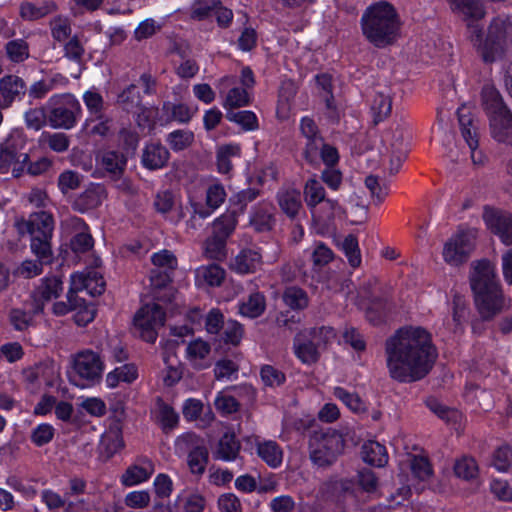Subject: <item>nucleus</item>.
<instances>
[{
	"mask_svg": "<svg viewBox=\"0 0 512 512\" xmlns=\"http://www.w3.org/2000/svg\"><path fill=\"white\" fill-rule=\"evenodd\" d=\"M385 354L390 377L400 383L425 378L438 357L431 333L421 326L399 328L386 340Z\"/></svg>",
	"mask_w": 512,
	"mask_h": 512,
	"instance_id": "obj_1",
	"label": "nucleus"
},
{
	"mask_svg": "<svg viewBox=\"0 0 512 512\" xmlns=\"http://www.w3.org/2000/svg\"><path fill=\"white\" fill-rule=\"evenodd\" d=\"M470 286L483 320H491L509 307V301H506L496 278L495 267L490 261L483 259L472 263Z\"/></svg>",
	"mask_w": 512,
	"mask_h": 512,
	"instance_id": "obj_2",
	"label": "nucleus"
},
{
	"mask_svg": "<svg viewBox=\"0 0 512 512\" xmlns=\"http://www.w3.org/2000/svg\"><path fill=\"white\" fill-rule=\"evenodd\" d=\"M360 24L363 36L376 48H385L394 44L401 25L395 8L386 1L367 7Z\"/></svg>",
	"mask_w": 512,
	"mask_h": 512,
	"instance_id": "obj_3",
	"label": "nucleus"
},
{
	"mask_svg": "<svg viewBox=\"0 0 512 512\" xmlns=\"http://www.w3.org/2000/svg\"><path fill=\"white\" fill-rule=\"evenodd\" d=\"M19 234L31 235V251L44 259L50 257V240L52 238L54 221L51 214L41 211L30 215L28 220L20 219L15 223Z\"/></svg>",
	"mask_w": 512,
	"mask_h": 512,
	"instance_id": "obj_4",
	"label": "nucleus"
},
{
	"mask_svg": "<svg viewBox=\"0 0 512 512\" xmlns=\"http://www.w3.org/2000/svg\"><path fill=\"white\" fill-rule=\"evenodd\" d=\"M344 446L343 435L337 430H315L309 440L310 459L318 467H328L342 454Z\"/></svg>",
	"mask_w": 512,
	"mask_h": 512,
	"instance_id": "obj_5",
	"label": "nucleus"
},
{
	"mask_svg": "<svg viewBox=\"0 0 512 512\" xmlns=\"http://www.w3.org/2000/svg\"><path fill=\"white\" fill-rule=\"evenodd\" d=\"M507 39L506 21L496 17L488 26L485 39L483 38V26H480L478 40L472 36L468 40L477 49L485 63H493L504 54Z\"/></svg>",
	"mask_w": 512,
	"mask_h": 512,
	"instance_id": "obj_6",
	"label": "nucleus"
},
{
	"mask_svg": "<svg viewBox=\"0 0 512 512\" xmlns=\"http://www.w3.org/2000/svg\"><path fill=\"white\" fill-rule=\"evenodd\" d=\"M166 314L163 308L157 304H146L142 306L133 318L135 329L140 337L149 343L157 339V329L164 326Z\"/></svg>",
	"mask_w": 512,
	"mask_h": 512,
	"instance_id": "obj_7",
	"label": "nucleus"
},
{
	"mask_svg": "<svg viewBox=\"0 0 512 512\" xmlns=\"http://www.w3.org/2000/svg\"><path fill=\"white\" fill-rule=\"evenodd\" d=\"M475 248V237L472 233L459 231L452 235L443 246V259L450 266L466 263Z\"/></svg>",
	"mask_w": 512,
	"mask_h": 512,
	"instance_id": "obj_8",
	"label": "nucleus"
},
{
	"mask_svg": "<svg viewBox=\"0 0 512 512\" xmlns=\"http://www.w3.org/2000/svg\"><path fill=\"white\" fill-rule=\"evenodd\" d=\"M451 9L466 26V36L478 40L481 21L486 15L484 6L478 0H450Z\"/></svg>",
	"mask_w": 512,
	"mask_h": 512,
	"instance_id": "obj_9",
	"label": "nucleus"
},
{
	"mask_svg": "<svg viewBox=\"0 0 512 512\" xmlns=\"http://www.w3.org/2000/svg\"><path fill=\"white\" fill-rule=\"evenodd\" d=\"M72 369L81 379L94 385L102 378L104 362L98 353L82 350L72 357Z\"/></svg>",
	"mask_w": 512,
	"mask_h": 512,
	"instance_id": "obj_10",
	"label": "nucleus"
},
{
	"mask_svg": "<svg viewBox=\"0 0 512 512\" xmlns=\"http://www.w3.org/2000/svg\"><path fill=\"white\" fill-rule=\"evenodd\" d=\"M18 141L16 137L10 136L0 146V173L11 172L15 178L23 175L29 161L27 153L18 152Z\"/></svg>",
	"mask_w": 512,
	"mask_h": 512,
	"instance_id": "obj_11",
	"label": "nucleus"
},
{
	"mask_svg": "<svg viewBox=\"0 0 512 512\" xmlns=\"http://www.w3.org/2000/svg\"><path fill=\"white\" fill-rule=\"evenodd\" d=\"M483 220L494 234L506 245H512V215L501 210L484 207Z\"/></svg>",
	"mask_w": 512,
	"mask_h": 512,
	"instance_id": "obj_12",
	"label": "nucleus"
},
{
	"mask_svg": "<svg viewBox=\"0 0 512 512\" xmlns=\"http://www.w3.org/2000/svg\"><path fill=\"white\" fill-rule=\"evenodd\" d=\"M66 226L72 227L76 234L70 239L69 247L71 252L74 254L73 261L77 262L81 259V255L90 252L94 246V239L90 233H88L87 225L85 222L78 217H70L66 221Z\"/></svg>",
	"mask_w": 512,
	"mask_h": 512,
	"instance_id": "obj_13",
	"label": "nucleus"
},
{
	"mask_svg": "<svg viewBox=\"0 0 512 512\" xmlns=\"http://www.w3.org/2000/svg\"><path fill=\"white\" fill-rule=\"evenodd\" d=\"M249 225L257 233H267L276 225L275 207L268 202H259L251 208Z\"/></svg>",
	"mask_w": 512,
	"mask_h": 512,
	"instance_id": "obj_14",
	"label": "nucleus"
},
{
	"mask_svg": "<svg viewBox=\"0 0 512 512\" xmlns=\"http://www.w3.org/2000/svg\"><path fill=\"white\" fill-rule=\"evenodd\" d=\"M182 441L193 445L187 455V464L190 472L195 475H202L205 472L209 461V452L204 445H198V438L194 434H187L182 437Z\"/></svg>",
	"mask_w": 512,
	"mask_h": 512,
	"instance_id": "obj_15",
	"label": "nucleus"
},
{
	"mask_svg": "<svg viewBox=\"0 0 512 512\" xmlns=\"http://www.w3.org/2000/svg\"><path fill=\"white\" fill-rule=\"evenodd\" d=\"M170 158L169 150L160 142H150L145 144L141 164L144 168L154 171L164 168Z\"/></svg>",
	"mask_w": 512,
	"mask_h": 512,
	"instance_id": "obj_16",
	"label": "nucleus"
},
{
	"mask_svg": "<svg viewBox=\"0 0 512 512\" xmlns=\"http://www.w3.org/2000/svg\"><path fill=\"white\" fill-rule=\"evenodd\" d=\"M96 158L100 167L111 179L118 180L123 176L127 166V156L124 152L106 150L97 155Z\"/></svg>",
	"mask_w": 512,
	"mask_h": 512,
	"instance_id": "obj_17",
	"label": "nucleus"
},
{
	"mask_svg": "<svg viewBox=\"0 0 512 512\" xmlns=\"http://www.w3.org/2000/svg\"><path fill=\"white\" fill-rule=\"evenodd\" d=\"M91 271H83L72 274L70 277V288L67 294L68 303H73L75 299H82L77 296L78 292H85L90 296H99L102 294V286H92L93 280L90 279Z\"/></svg>",
	"mask_w": 512,
	"mask_h": 512,
	"instance_id": "obj_18",
	"label": "nucleus"
},
{
	"mask_svg": "<svg viewBox=\"0 0 512 512\" xmlns=\"http://www.w3.org/2000/svg\"><path fill=\"white\" fill-rule=\"evenodd\" d=\"M262 255L256 249H242L231 262V269L240 275L253 274L262 266Z\"/></svg>",
	"mask_w": 512,
	"mask_h": 512,
	"instance_id": "obj_19",
	"label": "nucleus"
},
{
	"mask_svg": "<svg viewBox=\"0 0 512 512\" xmlns=\"http://www.w3.org/2000/svg\"><path fill=\"white\" fill-rule=\"evenodd\" d=\"M26 92L22 78L16 75H6L0 79V107H9L16 99Z\"/></svg>",
	"mask_w": 512,
	"mask_h": 512,
	"instance_id": "obj_20",
	"label": "nucleus"
},
{
	"mask_svg": "<svg viewBox=\"0 0 512 512\" xmlns=\"http://www.w3.org/2000/svg\"><path fill=\"white\" fill-rule=\"evenodd\" d=\"M364 289L371 309L389 310L390 287L373 279L364 285Z\"/></svg>",
	"mask_w": 512,
	"mask_h": 512,
	"instance_id": "obj_21",
	"label": "nucleus"
},
{
	"mask_svg": "<svg viewBox=\"0 0 512 512\" xmlns=\"http://www.w3.org/2000/svg\"><path fill=\"white\" fill-rule=\"evenodd\" d=\"M492 137L499 143L512 145V113L504 111L501 115L489 119Z\"/></svg>",
	"mask_w": 512,
	"mask_h": 512,
	"instance_id": "obj_22",
	"label": "nucleus"
},
{
	"mask_svg": "<svg viewBox=\"0 0 512 512\" xmlns=\"http://www.w3.org/2000/svg\"><path fill=\"white\" fill-rule=\"evenodd\" d=\"M276 200L280 210L291 220H294L302 209L301 193L297 189L279 190Z\"/></svg>",
	"mask_w": 512,
	"mask_h": 512,
	"instance_id": "obj_23",
	"label": "nucleus"
},
{
	"mask_svg": "<svg viewBox=\"0 0 512 512\" xmlns=\"http://www.w3.org/2000/svg\"><path fill=\"white\" fill-rule=\"evenodd\" d=\"M457 115L462 137L467 143L470 151H476L479 142L474 118L465 106H462L457 110Z\"/></svg>",
	"mask_w": 512,
	"mask_h": 512,
	"instance_id": "obj_24",
	"label": "nucleus"
},
{
	"mask_svg": "<svg viewBox=\"0 0 512 512\" xmlns=\"http://www.w3.org/2000/svg\"><path fill=\"white\" fill-rule=\"evenodd\" d=\"M319 348L306 334L297 335L294 339V352L298 359L305 364H313L319 360Z\"/></svg>",
	"mask_w": 512,
	"mask_h": 512,
	"instance_id": "obj_25",
	"label": "nucleus"
},
{
	"mask_svg": "<svg viewBox=\"0 0 512 512\" xmlns=\"http://www.w3.org/2000/svg\"><path fill=\"white\" fill-rule=\"evenodd\" d=\"M241 444L233 432H226L219 439L214 458L223 461L235 460L240 452Z\"/></svg>",
	"mask_w": 512,
	"mask_h": 512,
	"instance_id": "obj_26",
	"label": "nucleus"
},
{
	"mask_svg": "<svg viewBox=\"0 0 512 512\" xmlns=\"http://www.w3.org/2000/svg\"><path fill=\"white\" fill-rule=\"evenodd\" d=\"M482 105L486 111L489 119L492 116L501 115L504 111H509L508 107L503 102V99L498 90L492 86H485L482 89Z\"/></svg>",
	"mask_w": 512,
	"mask_h": 512,
	"instance_id": "obj_27",
	"label": "nucleus"
},
{
	"mask_svg": "<svg viewBox=\"0 0 512 512\" xmlns=\"http://www.w3.org/2000/svg\"><path fill=\"white\" fill-rule=\"evenodd\" d=\"M117 103L128 113L139 114L145 110L142 97L135 84H130L118 95Z\"/></svg>",
	"mask_w": 512,
	"mask_h": 512,
	"instance_id": "obj_28",
	"label": "nucleus"
},
{
	"mask_svg": "<svg viewBox=\"0 0 512 512\" xmlns=\"http://www.w3.org/2000/svg\"><path fill=\"white\" fill-rule=\"evenodd\" d=\"M74 311L73 321L79 327H85L92 322L96 315V309L92 304H87L85 299H75L73 303H66V311Z\"/></svg>",
	"mask_w": 512,
	"mask_h": 512,
	"instance_id": "obj_29",
	"label": "nucleus"
},
{
	"mask_svg": "<svg viewBox=\"0 0 512 512\" xmlns=\"http://www.w3.org/2000/svg\"><path fill=\"white\" fill-rule=\"evenodd\" d=\"M363 460L372 466L383 467L388 462V454L384 445L376 441H368L362 446Z\"/></svg>",
	"mask_w": 512,
	"mask_h": 512,
	"instance_id": "obj_30",
	"label": "nucleus"
},
{
	"mask_svg": "<svg viewBox=\"0 0 512 512\" xmlns=\"http://www.w3.org/2000/svg\"><path fill=\"white\" fill-rule=\"evenodd\" d=\"M266 309L265 296L260 292L251 293L239 304V313L250 319L260 317Z\"/></svg>",
	"mask_w": 512,
	"mask_h": 512,
	"instance_id": "obj_31",
	"label": "nucleus"
},
{
	"mask_svg": "<svg viewBox=\"0 0 512 512\" xmlns=\"http://www.w3.org/2000/svg\"><path fill=\"white\" fill-rule=\"evenodd\" d=\"M163 115L166 116L167 122L176 121L179 123H188L195 114L188 105L183 103H172L166 101L162 105Z\"/></svg>",
	"mask_w": 512,
	"mask_h": 512,
	"instance_id": "obj_32",
	"label": "nucleus"
},
{
	"mask_svg": "<svg viewBox=\"0 0 512 512\" xmlns=\"http://www.w3.org/2000/svg\"><path fill=\"white\" fill-rule=\"evenodd\" d=\"M46 122L52 128L64 126V96L55 95L51 97L45 106Z\"/></svg>",
	"mask_w": 512,
	"mask_h": 512,
	"instance_id": "obj_33",
	"label": "nucleus"
},
{
	"mask_svg": "<svg viewBox=\"0 0 512 512\" xmlns=\"http://www.w3.org/2000/svg\"><path fill=\"white\" fill-rule=\"evenodd\" d=\"M467 316L466 302L460 295H455L452 301V319L447 321L448 329L458 334L463 331V323Z\"/></svg>",
	"mask_w": 512,
	"mask_h": 512,
	"instance_id": "obj_34",
	"label": "nucleus"
},
{
	"mask_svg": "<svg viewBox=\"0 0 512 512\" xmlns=\"http://www.w3.org/2000/svg\"><path fill=\"white\" fill-rule=\"evenodd\" d=\"M257 453L259 457L272 468H276L282 463V449L274 441L259 443L257 445Z\"/></svg>",
	"mask_w": 512,
	"mask_h": 512,
	"instance_id": "obj_35",
	"label": "nucleus"
},
{
	"mask_svg": "<svg viewBox=\"0 0 512 512\" xmlns=\"http://www.w3.org/2000/svg\"><path fill=\"white\" fill-rule=\"evenodd\" d=\"M152 473L150 461H147V466L132 465L122 475L121 482L124 486H134L149 479Z\"/></svg>",
	"mask_w": 512,
	"mask_h": 512,
	"instance_id": "obj_36",
	"label": "nucleus"
},
{
	"mask_svg": "<svg viewBox=\"0 0 512 512\" xmlns=\"http://www.w3.org/2000/svg\"><path fill=\"white\" fill-rule=\"evenodd\" d=\"M241 149L237 144H227L220 146L217 150V167L218 171L222 174H228L232 168L231 159L233 157H240Z\"/></svg>",
	"mask_w": 512,
	"mask_h": 512,
	"instance_id": "obj_37",
	"label": "nucleus"
},
{
	"mask_svg": "<svg viewBox=\"0 0 512 512\" xmlns=\"http://www.w3.org/2000/svg\"><path fill=\"white\" fill-rule=\"evenodd\" d=\"M44 304L38 299L34 300V306L32 312H26L22 309H12L10 312L11 324L17 330H23L28 327L35 314L43 311Z\"/></svg>",
	"mask_w": 512,
	"mask_h": 512,
	"instance_id": "obj_38",
	"label": "nucleus"
},
{
	"mask_svg": "<svg viewBox=\"0 0 512 512\" xmlns=\"http://www.w3.org/2000/svg\"><path fill=\"white\" fill-rule=\"evenodd\" d=\"M194 133L186 129H177L170 132L166 142L174 152H180L189 148L194 142Z\"/></svg>",
	"mask_w": 512,
	"mask_h": 512,
	"instance_id": "obj_39",
	"label": "nucleus"
},
{
	"mask_svg": "<svg viewBox=\"0 0 512 512\" xmlns=\"http://www.w3.org/2000/svg\"><path fill=\"white\" fill-rule=\"evenodd\" d=\"M282 298L284 303L293 310H303L309 303L307 293L297 286L287 287Z\"/></svg>",
	"mask_w": 512,
	"mask_h": 512,
	"instance_id": "obj_40",
	"label": "nucleus"
},
{
	"mask_svg": "<svg viewBox=\"0 0 512 512\" xmlns=\"http://www.w3.org/2000/svg\"><path fill=\"white\" fill-rule=\"evenodd\" d=\"M392 110V99L389 95L379 92L375 95L371 111L373 113V122L377 125L379 122L386 119Z\"/></svg>",
	"mask_w": 512,
	"mask_h": 512,
	"instance_id": "obj_41",
	"label": "nucleus"
},
{
	"mask_svg": "<svg viewBox=\"0 0 512 512\" xmlns=\"http://www.w3.org/2000/svg\"><path fill=\"white\" fill-rule=\"evenodd\" d=\"M304 198L310 209H314L325 200V189L316 178L307 180L304 186Z\"/></svg>",
	"mask_w": 512,
	"mask_h": 512,
	"instance_id": "obj_42",
	"label": "nucleus"
},
{
	"mask_svg": "<svg viewBox=\"0 0 512 512\" xmlns=\"http://www.w3.org/2000/svg\"><path fill=\"white\" fill-rule=\"evenodd\" d=\"M237 225V212L228 211L217 218L213 223V234L227 239Z\"/></svg>",
	"mask_w": 512,
	"mask_h": 512,
	"instance_id": "obj_43",
	"label": "nucleus"
},
{
	"mask_svg": "<svg viewBox=\"0 0 512 512\" xmlns=\"http://www.w3.org/2000/svg\"><path fill=\"white\" fill-rule=\"evenodd\" d=\"M307 337L310 340H313L315 345L321 350L326 349V347L335 340L336 331L331 326H319L310 328L306 332Z\"/></svg>",
	"mask_w": 512,
	"mask_h": 512,
	"instance_id": "obj_44",
	"label": "nucleus"
},
{
	"mask_svg": "<svg viewBox=\"0 0 512 512\" xmlns=\"http://www.w3.org/2000/svg\"><path fill=\"white\" fill-rule=\"evenodd\" d=\"M83 53H84V48H83L82 42L78 36L72 37L66 43V57H68L70 60L75 62V67H74L73 71H71V73H70V75L74 78H78L81 73V70H82L81 59H82Z\"/></svg>",
	"mask_w": 512,
	"mask_h": 512,
	"instance_id": "obj_45",
	"label": "nucleus"
},
{
	"mask_svg": "<svg viewBox=\"0 0 512 512\" xmlns=\"http://www.w3.org/2000/svg\"><path fill=\"white\" fill-rule=\"evenodd\" d=\"M225 270L218 264L201 266L197 269V277L209 286H220L225 279Z\"/></svg>",
	"mask_w": 512,
	"mask_h": 512,
	"instance_id": "obj_46",
	"label": "nucleus"
},
{
	"mask_svg": "<svg viewBox=\"0 0 512 512\" xmlns=\"http://www.w3.org/2000/svg\"><path fill=\"white\" fill-rule=\"evenodd\" d=\"M37 258V260L23 261L21 265L16 269V274L23 278H33L40 275L43 272V265L52 262V250L50 249V257L47 259V261L42 257Z\"/></svg>",
	"mask_w": 512,
	"mask_h": 512,
	"instance_id": "obj_47",
	"label": "nucleus"
},
{
	"mask_svg": "<svg viewBox=\"0 0 512 512\" xmlns=\"http://www.w3.org/2000/svg\"><path fill=\"white\" fill-rule=\"evenodd\" d=\"M53 11H55V4L53 2H48L41 6L26 2L20 7L21 17L29 21L40 19Z\"/></svg>",
	"mask_w": 512,
	"mask_h": 512,
	"instance_id": "obj_48",
	"label": "nucleus"
},
{
	"mask_svg": "<svg viewBox=\"0 0 512 512\" xmlns=\"http://www.w3.org/2000/svg\"><path fill=\"white\" fill-rule=\"evenodd\" d=\"M63 290V283L60 276L46 277L38 288V292L44 301L58 298Z\"/></svg>",
	"mask_w": 512,
	"mask_h": 512,
	"instance_id": "obj_49",
	"label": "nucleus"
},
{
	"mask_svg": "<svg viewBox=\"0 0 512 512\" xmlns=\"http://www.w3.org/2000/svg\"><path fill=\"white\" fill-rule=\"evenodd\" d=\"M226 240L215 234L208 238L205 242L206 257L217 261L224 260L227 256Z\"/></svg>",
	"mask_w": 512,
	"mask_h": 512,
	"instance_id": "obj_50",
	"label": "nucleus"
},
{
	"mask_svg": "<svg viewBox=\"0 0 512 512\" xmlns=\"http://www.w3.org/2000/svg\"><path fill=\"white\" fill-rule=\"evenodd\" d=\"M5 51L10 61L21 63L29 57V45L23 39L8 41L5 45Z\"/></svg>",
	"mask_w": 512,
	"mask_h": 512,
	"instance_id": "obj_51",
	"label": "nucleus"
},
{
	"mask_svg": "<svg viewBox=\"0 0 512 512\" xmlns=\"http://www.w3.org/2000/svg\"><path fill=\"white\" fill-rule=\"evenodd\" d=\"M209 353L210 345L207 342L202 341L200 339L192 341L187 346L188 357L191 361L194 362V367H196L197 369H204L207 367V365L199 363L198 361L204 360Z\"/></svg>",
	"mask_w": 512,
	"mask_h": 512,
	"instance_id": "obj_52",
	"label": "nucleus"
},
{
	"mask_svg": "<svg viewBox=\"0 0 512 512\" xmlns=\"http://www.w3.org/2000/svg\"><path fill=\"white\" fill-rule=\"evenodd\" d=\"M118 141L122 148L121 152L126 156H133L139 144V134L131 128L123 127L118 133Z\"/></svg>",
	"mask_w": 512,
	"mask_h": 512,
	"instance_id": "obj_53",
	"label": "nucleus"
},
{
	"mask_svg": "<svg viewBox=\"0 0 512 512\" xmlns=\"http://www.w3.org/2000/svg\"><path fill=\"white\" fill-rule=\"evenodd\" d=\"M226 118L240 125L244 130H255L258 128V120L252 111H233L229 110L226 113Z\"/></svg>",
	"mask_w": 512,
	"mask_h": 512,
	"instance_id": "obj_54",
	"label": "nucleus"
},
{
	"mask_svg": "<svg viewBox=\"0 0 512 512\" xmlns=\"http://www.w3.org/2000/svg\"><path fill=\"white\" fill-rule=\"evenodd\" d=\"M261 195V190L257 188H246L230 198V202L233 206L237 207V213H244L247 205L253 202Z\"/></svg>",
	"mask_w": 512,
	"mask_h": 512,
	"instance_id": "obj_55",
	"label": "nucleus"
},
{
	"mask_svg": "<svg viewBox=\"0 0 512 512\" xmlns=\"http://www.w3.org/2000/svg\"><path fill=\"white\" fill-rule=\"evenodd\" d=\"M455 475L465 480H470L478 475V466L474 458L464 456L454 465Z\"/></svg>",
	"mask_w": 512,
	"mask_h": 512,
	"instance_id": "obj_56",
	"label": "nucleus"
},
{
	"mask_svg": "<svg viewBox=\"0 0 512 512\" xmlns=\"http://www.w3.org/2000/svg\"><path fill=\"white\" fill-rule=\"evenodd\" d=\"M342 249L348 259L349 264L353 268L359 267L361 264V254L357 238L352 234L346 236L342 242Z\"/></svg>",
	"mask_w": 512,
	"mask_h": 512,
	"instance_id": "obj_57",
	"label": "nucleus"
},
{
	"mask_svg": "<svg viewBox=\"0 0 512 512\" xmlns=\"http://www.w3.org/2000/svg\"><path fill=\"white\" fill-rule=\"evenodd\" d=\"M333 395L354 412L359 413L365 410L364 402L356 393H350L342 387H335Z\"/></svg>",
	"mask_w": 512,
	"mask_h": 512,
	"instance_id": "obj_58",
	"label": "nucleus"
},
{
	"mask_svg": "<svg viewBox=\"0 0 512 512\" xmlns=\"http://www.w3.org/2000/svg\"><path fill=\"white\" fill-rule=\"evenodd\" d=\"M223 330V340L225 343L233 346L239 345L244 335V328L241 323L229 319L225 322Z\"/></svg>",
	"mask_w": 512,
	"mask_h": 512,
	"instance_id": "obj_59",
	"label": "nucleus"
},
{
	"mask_svg": "<svg viewBox=\"0 0 512 512\" xmlns=\"http://www.w3.org/2000/svg\"><path fill=\"white\" fill-rule=\"evenodd\" d=\"M324 143L325 141L322 136L306 138L303 157L307 163L311 165H316L318 163V157Z\"/></svg>",
	"mask_w": 512,
	"mask_h": 512,
	"instance_id": "obj_60",
	"label": "nucleus"
},
{
	"mask_svg": "<svg viewBox=\"0 0 512 512\" xmlns=\"http://www.w3.org/2000/svg\"><path fill=\"white\" fill-rule=\"evenodd\" d=\"M426 405L433 413L446 422H456L460 418V413L457 410L450 409L435 398H428Z\"/></svg>",
	"mask_w": 512,
	"mask_h": 512,
	"instance_id": "obj_61",
	"label": "nucleus"
},
{
	"mask_svg": "<svg viewBox=\"0 0 512 512\" xmlns=\"http://www.w3.org/2000/svg\"><path fill=\"white\" fill-rule=\"evenodd\" d=\"M260 376L263 383L269 387L281 386L286 381L285 374L272 365L262 366Z\"/></svg>",
	"mask_w": 512,
	"mask_h": 512,
	"instance_id": "obj_62",
	"label": "nucleus"
},
{
	"mask_svg": "<svg viewBox=\"0 0 512 512\" xmlns=\"http://www.w3.org/2000/svg\"><path fill=\"white\" fill-rule=\"evenodd\" d=\"M151 261L155 266L154 268H161V270L174 272L177 268V258L172 252L166 249L154 253L151 257Z\"/></svg>",
	"mask_w": 512,
	"mask_h": 512,
	"instance_id": "obj_63",
	"label": "nucleus"
},
{
	"mask_svg": "<svg viewBox=\"0 0 512 512\" xmlns=\"http://www.w3.org/2000/svg\"><path fill=\"white\" fill-rule=\"evenodd\" d=\"M99 204L100 199L98 194L94 190H87L73 201L72 207L76 211L85 212L97 207Z\"/></svg>",
	"mask_w": 512,
	"mask_h": 512,
	"instance_id": "obj_64",
	"label": "nucleus"
}]
</instances>
